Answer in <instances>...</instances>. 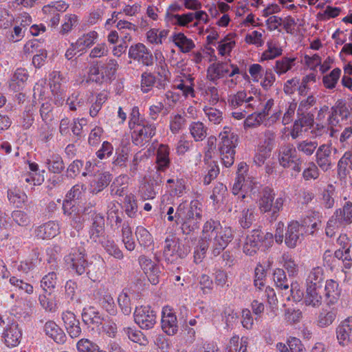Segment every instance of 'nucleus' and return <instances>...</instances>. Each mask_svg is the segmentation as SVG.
<instances>
[{
	"mask_svg": "<svg viewBox=\"0 0 352 352\" xmlns=\"http://www.w3.org/2000/svg\"><path fill=\"white\" fill-rule=\"evenodd\" d=\"M324 280V272L322 267L317 266L311 268L309 272L307 278V285L322 286Z\"/></svg>",
	"mask_w": 352,
	"mask_h": 352,
	"instance_id": "32",
	"label": "nucleus"
},
{
	"mask_svg": "<svg viewBox=\"0 0 352 352\" xmlns=\"http://www.w3.org/2000/svg\"><path fill=\"white\" fill-rule=\"evenodd\" d=\"M233 237L232 230L230 227H222L219 221L210 219L204 226L202 239L208 242L214 256H219Z\"/></svg>",
	"mask_w": 352,
	"mask_h": 352,
	"instance_id": "1",
	"label": "nucleus"
},
{
	"mask_svg": "<svg viewBox=\"0 0 352 352\" xmlns=\"http://www.w3.org/2000/svg\"><path fill=\"white\" fill-rule=\"evenodd\" d=\"M341 74L339 68L333 69L329 75L324 76L322 79L324 87L327 89L335 87Z\"/></svg>",
	"mask_w": 352,
	"mask_h": 352,
	"instance_id": "53",
	"label": "nucleus"
},
{
	"mask_svg": "<svg viewBox=\"0 0 352 352\" xmlns=\"http://www.w3.org/2000/svg\"><path fill=\"white\" fill-rule=\"evenodd\" d=\"M304 296L302 287L297 281L292 282L290 287V296L287 297V300H292L294 302H300Z\"/></svg>",
	"mask_w": 352,
	"mask_h": 352,
	"instance_id": "51",
	"label": "nucleus"
},
{
	"mask_svg": "<svg viewBox=\"0 0 352 352\" xmlns=\"http://www.w3.org/2000/svg\"><path fill=\"white\" fill-rule=\"evenodd\" d=\"M159 189V185L156 181L149 180L142 186L140 193L144 199H151L155 197Z\"/></svg>",
	"mask_w": 352,
	"mask_h": 352,
	"instance_id": "41",
	"label": "nucleus"
},
{
	"mask_svg": "<svg viewBox=\"0 0 352 352\" xmlns=\"http://www.w3.org/2000/svg\"><path fill=\"white\" fill-rule=\"evenodd\" d=\"M302 164L303 160L296 148L287 146V174L292 178L299 177Z\"/></svg>",
	"mask_w": 352,
	"mask_h": 352,
	"instance_id": "11",
	"label": "nucleus"
},
{
	"mask_svg": "<svg viewBox=\"0 0 352 352\" xmlns=\"http://www.w3.org/2000/svg\"><path fill=\"white\" fill-rule=\"evenodd\" d=\"M249 179H245L244 176L237 177L233 185L232 192L234 195H239L240 191L245 192L246 197L248 196V189L249 188Z\"/></svg>",
	"mask_w": 352,
	"mask_h": 352,
	"instance_id": "56",
	"label": "nucleus"
},
{
	"mask_svg": "<svg viewBox=\"0 0 352 352\" xmlns=\"http://www.w3.org/2000/svg\"><path fill=\"white\" fill-rule=\"evenodd\" d=\"M48 170L54 174H60L65 168L62 157L58 154H52L45 161Z\"/></svg>",
	"mask_w": 352,
	"mask_h": 352,
	"instance_id": "33",
	"label": "nucleus"
},
{
	"mask_svg": "<svg viewBox=\"0 0 352 352\" xmlns=\"http://www.w3.org/2000/svg\"><path fill=\"white\" fill-rule=\"evenodd\" d=\"M129 57L145 66L153 65L154 58L151 52L141 43L132 45L129 50Z\"/></svg>",
	"mask_w": 352,
	"mask_h": 352,
	"instance_id": "9",
	"label": "nucleus"
},
{
	"mask_svg": "<svg viewBox=\"0 0 352 352\" xmlns=\"http://www.w3.org/2000/svg\"><path fill=\"white\" fill-rule=\"evenodd\" d=\"M321 287L312 285H307V294L305 298L307 305L314 307H319L322 304V297L320 292Z\"/></svg>",
	"mask_w": 352,
	"mask_h": 352,
	"instance_id": "28",
	"label": "nucleus"
},
{
	"mask_svg": "<svg viewBox=\"0 0 352 352\" xmlns=\"http://www.w3.org/2000/svg\"><path fill=\"white\" fill-rule=\"evenodd\" d=\"M157 78L151 72H145L141 75V89L144 93H148L152 87L157 85Z\"/></svg>",
	"mask_w": 352,
	"mask_h": 352,
	"instance_id": "43",
	"label": "nucleus"
},
{
	"mask_svg": "<svg viewBox=\"0 0 352 352\" xmlns=\"http://www.w3.org/2000/svg\"><path fill=\"white\" fill-rule=\"evenodd\" d=\"M67 261L71 262V267L78 275H82L85 273L88 266V261L86 258L85 250L80 246L73 249L68 256Z\"/></svg>",
	"mask_w": 352,
	"mask_h": 352,
	"instance_id": "10",
	"label": "nucleus"
},
{
	"mask_svg": "<svg viewBox=\"0 0 352 352\" xmlns=\"http://www.w3.org/2000/svg\"><path fill=\"white\" fill-rule=\"evenodd\" d=\"M227 193V187L222 183L218 182L214 186L212 193L210 195V199L216 203L222 201Z\"/></svg>",
	"mask_w": 352,
	"mask_h": 352,
	"instance_id": "60",
	"label": "nucleus"
},
{
	"mask_svg": "<svg viewBox=\"0 0 352 352\" xmlns=\"http://www.w3.org/2000/svg\"><path fill=\"white\" fill-rule=\"evenodd\" d=\"M153 74L158 76L157 88L159 89H164L170 74L164 58L157 63Z\"/></svg>",
	"mask_w": 352,
	"mask_h": 352,
	"instance_id": "25",
	"label": "nucleus"
},
{
	"mask_svg": "<svg viewBox=\"0 0 352 352\" xmlns=\"http://www.w3.org/2000/svg\"><path fill=\"white\" fill-rule=\"evenodd\" d=\"M57 283V276L54 272H49L41 281V287L45 292L51 294Z\"/></svg>",
	"mask_w": 352,
	"mask_h": 352,
	"instance_id": "45",
	"label": "nucleus"
},
{
	"mask_svg": "<svg viewBox=\"0 0 352 352\" xmlns=\"http://www.w3.org/2000/svg\"><path fill=\"white\" fill-rule=\"evenodd\" d=\"M135 234L139 245L144 248L153 245V239L151 233L143 226H138Z\"/></svg>",
	"mask_w": 352,
	"mask_h": 352,
	"instance_id": "35",
	"label": "nucleus"
},
{
	"mask_svg": "<svg viewBox=\"0 0 352 352\" xmlns=\"http://www.w3.org/2000/svg\"><path fill=\"white\" fill-rule=\"evenodd\" d=\"M273 243V234L270 232L263 233L260 230H254L246 238L243 245V252L252 256L261 248L266 249Z\"/></svg>",
	"mask_w": 352,
	"mask_h": 352,
	"instance_id": "4",
	"label": "nucleus"
},
{
	"mask_svg": "<svg viewBox=\"0 0 352 352\" xmlns=\"http://www.w3.org/2000/svg\"><path fill=\"white\" fill-rule=\"evenodd\" d=\"M124 331L128 338L133 342L138 343L141 345H145L148 341L144 334L138 330L131 327L124 328Z\"/></svg>",
	"mask_w": 352,
	"mask_h": 352,
	"instance_id": "48",
	"label": "nucleus"
},
{
	"mask_svg": "<svg viewBox=\"0 0 352 352\" xmlns=\"http://www.w3.org/2000/svg\"><path fill=\"white\" fill-rule=\"evenodd\" d=\"M210 247V245L208 242L206 241V240H203L201 239V241L194 252V261L196 263H199L202 261L203 258L206 256L208 249Z\"/></svg>",
	"mask_w": 352,
	"mask_h": 352,
	"instance_id": "59",
	"label": "nucleus"
},
{
	"mask_svg": "<svg viewBox=\"0 0 352 352\" xmlns=\"http://www.w3.org/2000/svg\"><path fill=\"white\" fill-rule=\"evenodd\" d=\"M125 212L129 217H133L137 212L138 206L133 195H126L124 201Z\"/></svg>",
	"mask_w": 352,
	"mask_h": 352,
	"instance_id": "55",
	"label": "nucleus"
},
{
	"mask_svg": "<svg viewBox=\"0 0 352 352\" xmlns=\"http://www.w3.org/2000/svg\"><path fill=\"white\" fill-rule=\"evenodd\" d=\"M332 305H325L318 312L316 324L320 328H326L331 325L336 320L338 309Z\"/></svg>",
	"mask_w": 352,
	"mask_h": 352,
	"instance_id": "14",
	"label": "nucleus"
},
{
	"mask_svg": "<svg viewBox=\"0 0 352 352\" xmlns=\"http://www.w3.org/2000/svg\"><path fill=\"white\" fill-rule=\"evenodd\" d=\"M59 229L58 223L50 221L37 228L36 236L41 239H50L59 233Z\"/></svg>",
	"mask_w": 352,
	"mask_h": 352,
	"instance_id": "21",
	"label": "nucleus"
},
{
	"mask_svg": "<svg viewBox=\"0 0 352 352\" xmlns=\"http://www.w3.org/2000/svg\"><path fill=\"white\" fill-rule=\"evenodd\" d=\"M333 157L332 155L331 146L328 144L320 145L316 153V162L317 165L324 172L332 168Z\"/></svg>",
	"mask_w": 352,
	"mask_h": 352,
	"instance_id": "13",
	"label": "nucleus"
},
{
	"mask_svg": "<svg viewBox=\"0 0 352 352\" xmlns=\"http://www.w3.org/2000/svg\"><path fill=\"white\" fill-rule=\"evenodd\" d=\"M131 135L132 142L136 146H143L155 135L156 126L146 120L135 126Z\"/></svg>",
	"mask_w": 352,
	"mask_h": 352,
	"instance_id": "5",
	"label": "nucleus"
},
{
	"mask_svg": "<svg viewBox=\"0 0 352 352\" xmlns=\"http://www.w3.org/2000/svg\"><path fill=\"white\" fill-rule=\"evenodd\" d=\"M94 259L95 263H88L85 272L88 278L93 281H96L102 274L104 268V261L100 256H96Z\"/></svg>",
	"mask_w": 352,
	"mask_h": 352,
	"instance_id": "29",
	"label": "nucleus"
},
{
	"mask_svg": "<svg viewBox=\"0 0 352 352\" xmlns=\"http://www.w3.org/2000/svg\"><path fill=\"white\" fill-rule=\"evenodd\" d=\"M133 317L135 322L144 330L153 329L157 322L156 311L148 305L136 307Z\"/></svg>",
	"mask_w": 352,
	"mask_h": 352,
	"instance_id": "6",
	"label": "nucleus"
},
{
	"mask_svg": "<svg viewBox=\"0 0 352 352\" xmlns=\"http://www.w3.org/2000/svg\"><path fill=\"white\" fill-rule=\"evenodd\" d=\"M229 69L227 63L223 62H217L211 64L207 69V78L214 82L219 79L223 78L228 74Z\"/></svg>",
	"mask_w": 352,
	"mask_h": 352,
	"instance_id": "22",
	"label": "nucleus"
},
{
	"mask_svg": "<svg viewBox=\"0 0 352 352\" xmlns=\"http://www.w3.org/2000/svg\"><path fill=\"white\" fill-rule=\"evenodd\" d=\"M162 330L169 336H173L178 331L177 317L173 309L169 307H164L162 311L161 319Z\"/></svg>",
	"mask_w": 352,
	"mask_h": 352,
	"instance_id": "12",
	"label": "nucleus"
},
{
	"mask_svg": "<svg viewBox=\"0 0 352 352\" xmlns=\"http://www.w3.org/2000/svg\"><path fill=\"white\" fill-rule=\"evenodd\" d=\"M189 129L190 134L197 142L204 140L206 136L207 129L201 122H192L190 124Z\"/></svg>",
	"mask_w": 352,
	"mask_h": 352,
	"instance_id": "46",
	"label": "nucleus"
},
{
	"mask_svg": "<svg viewBox=\"0 0 352 352\" xmlns=\"http://www.w3.org/2000/svg\"><path fill=\"white\" fill-rule=\"evenodd\" d=\"M252 100H253V97L250 96L249 98H247L246 92L242 91H238L236 94L234 95L229 102L230 106L234 109H236L237 107H241L244 104L245 109H253V107L252 104L248 103L250 102Z\"/></svg>",
	"mask_w": 352,
	"mask_h": 352,
	"instance_id": "34",
	"label": "nucleus"
},
{
	"mask_svg": "<svg viewBox=\"0 0 352 352\" xmlns=\"http://www.w3.org/2000/svg\"><path fill=\"white\" fill-rule=\"evenodd\" d=\"M186 122L184 116L176 114L170 117V130L173 133H177L183 127Z\"/></svg>",
	"mask_w": 352,
	"mask_h": 352,
	"instance_id": "61",
	"label": "nucleus"
},
{
	"mask_svg": "<svg viewBox=\"0 0 352 352\" xmlns=\"http://www.w3.org/2000/svg\"><path fill=\"white\" fill-rule=\"evenodd\" d=\"M336 336L342 346L352 342V316L343 320L336 328Z\"/></svg>",
	"mask_w": 352,
	"mask_h": 352,
	"instance_id": "16",
	"label": "nucleus"
},
{
	"mask_svg": "<svg viewBox=\"0 0 352 352\" xmlns=\"http://www.w3.org/2000/svg\"><path fill=\"white\" fill-rule=\"evenodd\" d=\"M82 320L85 324L92 329L99 327L103 322L104 317L94 307L89 306L82 309Z\"/></svg>",
	"mask_w": 352,
	"mask_h": 352,
	"instance_id": "15",
	"label": "nucleus"
},
{
	"mask_svg": "<svg viewBox=\"0 0 352 352\" xmlns=\"http://www.w3.org/2000/svg\"><path fill=\"white\" fill-rule=\"evenodd\" d=\"M118 63L115 59H109L106 64L101 66V69L107 77V79L110 80L116 74V71L118 69Z\"/></svg>",
	"mask_w": 352,
	"mask_h": 352,
	"instance_id": "62",
	"label": "nucleus"
},
{
	"mask_svg": "<svg viewBox=\"0 0 352 352\" xmlns=\"http://www.w3.org/2000/svg\"><path fill=\"white\" fill-rule=\"evenodd\" d=\"M163 251V257L168 263L177 262V238L173 236L166 237Z\"/></svg>",
	"mask_w": 352,
	"mask_h": 352,
	"instance_id": "26",
	"label": "nucleus"
},
{
	"mask_svg": "<svg viewBox=\"0 0 352 352\" xmlns=\"http://www.w3.org/2000/svg\"><path fill=\"white\" fill-rule=\"evenodd\" d=\"M272 190L269 187L263 189L262 196L259 200V207L262 212H266L272 208V202L274 194Z\"/></svg>",
	"mask_w": 352,
	"mask_h": 352,
	"instance_id": "39",
	"label": "nucleus"
},
{
	"mask_svg": "<svg viewBox=\"0 0 352 352\" xmlns=\"http://www.w3.org/2000/svg\"><path fill=\"white\" fill-rule=\"evenodd\" d=\"M92 224L89 230L90 238L96 241L104 232V219L100 214L94 212L92 215Z\"/></svg>",
	"mask_w": 352,
	"mask_h": 352,
	"instance_id": "24",
	"label": "nucleus"
},
{
	"mask_svg": "<svg viewBox=\"0 0 352 352\" xmlns=\"http://www.w3.org/2000/svg\"><path fill=\"white\" fill-rule=\"evenodd\" d=\"M127 177L126 175H120L116 178L111 185V194L112 195L124 196L126 195L127 189Z\"/></svg>",
	"mask_w": 352,
	"mask_h": 352,
	"instance_id": "37",
	"label": "nucleus"
},
{
	"mask_svg": "<svg viewBox=\"0 0 352 352\" xmlns=\"http://www.w3.org/2000/svg\"><path fill=\"white\" fill-rule=\"evenodd\" d=\"M44 331L57 344H63L67 341V336L64 331L52 320L45 324Z\"/></svg>",
	"mask_w": 352,
	"mask_h": 352,
	"instance_id": "19",
	"label": "nucleus"
},
{
	"mask_svg": "<svg viewBox=\"0 0 352 352\" xmlns=\"http://www.w3.org/2000/svg\"><path fill=\"white\" fill-rule=\"evenodd\" d=\"M173 41L183 53H188L195 47L192 40L187 38L182 32L175 33L173 35Z\"/></svg>",
	"mask_w": 352,
	"mask_h": 352,
	"instance_id": "31",
	"label": "nucleus"
},
{
	"mask_svg": "<svg viewBox=\"0 0 352 352\" xmlns=\"http://www.w3.org/2000/svg\"><path fill=\"white\" fill-rule=\"evenodd\" d=\"M118 302L124 315L128 316L131 313V299L126 293H121L118 298Z\"/></svg>",
	"mask_w": 352,
	"mask_h": 352,
	"instance_id": "64",
	"label": "nucleus"
},
{
	"mask_svg": "<svg viewBox=\"0 0 352 352\" xmlns=\"http://www.w3.org/2000/svg\"><path fill=\"white\" fill-rule=\"evenodd\" d=\"M128 158V149L125 146L118 148L116 149V153L113 161V164L120 168H126Z\"/></svg>",
	"mask_w": 352,
	"mask_h": 352,
	"instance_id": "44",
	"label": "nucleus"
},
{
	"mask_svg": "<svg viewBox=\"0 0 352 352\" xmlns=\"http://www.w3.org/2000/svg\"><path fill=\"white\" fill-rule=\"evenodd\" d=\"M97 38L98 33L95 31L84 34L75 42L76 47L78 48V52H82L90 47L95 43Z\"/></svg>",
	"mask_w": 352,
	"mask_h": 352,
	"instance_id": "36",
	"label": "nucleus"
},
{
	"mask_svg": "<svg viewBox=\"0 0 352 352\" xmlns=\"http://www.w3.org/2000/svg\"><path fill=\"white\" fill-rule=\"evenodd\" d=\"M21 338L22 331L16 322L9 324L3 333V341L8 347H14L19 345Z\"/></svg>",
	"mask_w": 352,
	"mask_h": 352,
	"instance_id": "17",
	"label": "nucleus"
},
{
	"mask_svg": "<svg viewBox=\"0 0 352 352\" xmlns=\"http://www.w3.org/2000/svg\"><path fill=\"white\" fill-rule=\"evenodd\" d=\"M324 291L327 305H333L337 303L341 294V289L339 287L338 283L333 279L327 280Z\"/></svg>",
	"mask_w": 352,
	"mask_h": 352,
	"instance_id": "20",
	"label": "nucleus"
},
{
	"mask_svg": "<svg viewBox=\"0 0 352 352\" xmlns=\"http://www.w3.org/2000/svg\"><path fill=\"white\" fill-rule=\"evenodd\" d=\"M89 80L102 84L103 82L108 81L109 79L105 76L101 68L100 69L98 66H93L89 69Z\"/></svg>",
	"mask_w": 352,
	"mask_h": 352,
	"instance_id": "50",
	"label": "nucleus"
},
{
	"mask_svg": "<svg viewBox=\"0 0 352 352\" xmlns=\"http://www.w3.org/2000/svg\"><path fill=\"white\" fill-rule=\"evenodd\" d=\"M197 200L192 201L189 205L186 201L179 204L177 225L181 226L184 234H190L199 228L202 220V210Z\"/></svg>",
	"mask_w": 352,
	"mask_h": 352,
	"instance_id": "2",
	"label": "nucleus"
},
{
	"mask_svg": "<svg viewBox=\"0 0 352 352\" xmlns=\"http://www.w3.org/2000/svg\"><path fill=\"white\" fill-rule=\"evenodd\" d=\"M34 109L29 107L22 114L21 124L23 129H29L34 122Z\"/></svg>",
	"mask_w": 352,
	"mask_h": 352,
	"instance_id": "54",
	"label": "nucleus"
},
{
	"mask_svg": "<svg viewBox=\"0 0 352 352\" xmlns=\"http://www.w3.org/2000/svg\"><path fill=\"white\" fill-rule=\"evenodd\" d=\"M41 258L40 257L39 252L34 250L31 254V258L21 263V267L23 271L28 272L34 269L35 267L41 263Z\"/></svg>",
	"mask_w": 352,
	"mask_h": 352,
	"instance_id": "49",
	"label": "nucleus"
},
{
	"mask_svg": "<svg viewBox=\"0 0 352 352\" xmlns=\"http://www.w3.org/2000/svg\"><path fill=\"white\" fill-rule=\"evenodd\" d=\"M320 175L318 166L313 162H309L307 167L302 171V177L305 180L316 179Z\"/></svg>",
	"mask_w": 352,
	"mask_h": 352,
	"instance_id": "58",
	"label": "nucleus"
},
{
	"mask_svg": "<svg viewBox=\"0 0 352 352\" xmlns=\"http://www.w3.org/2000/svg\"><path fill=\"white\" fill-rule=\"evenodd\" d=\"M156 168L157 170L164 171L170 165L169 148L167 145L160 144L156 156Z\"/></svg>",
	"mask_w": 352,
	"mask_h": 352,
	"instance_id": "30",
	"label": "nucleus"
},
{
	"mask_svg": "<svg viewBox=\"0 0 352 352\" xmlns=\"http://www.w3.org/2000/svg\"><path fill=\"white\" fill-rule=\"evenodd\" d=\"M335 188L329 185L322 193V204L326 208H331L334 205Z\"/></svg>",
	"mask_w": 352,
	"mask_h": 352,
	"instance_id": "63",
	"label": "nucleus"
},
{
	"mask_svg": "<svg viewBox=\"0 0 352 352\" xmlns=\"http://www.w3.org/2000/svg\"><path fill=\"white\" fill-rule=\"evenodd\" d=\"M192 12H188L184 14H166V19L173 25L186 27L192 21Z\"/></svg>",
	"mask_w": 352,
	"mask_h": 352,
	"instance_id": "40",
	"label": "nucleus"
},
{
	"mask_svg": "<svg viewBox=\"0 0 352 352\" xmlns=\"http://www.w3.org/2000/svg\"><path fill=\"white\" fill-rule=\"evenodd\" d=\"M53 107L51 102H43L40 108V116L42 120L45 124H49L54 119V116L52 113Z\"/></svg>",
	"mask_w": 352,
	"mask_h": 352,
	"instance_id": "57",
	"label": "nucleus"
},
{
	"mask_svg": "<svg viewBox=\"0 0 352 352\" xmlns=\"http://www.w3.org/2000/svg\"><path fill=\"white\" fill-rule=\"evenodd\" d=\"M336 212L344 226L352 223V202H346L342 208L337 209Z\"/></svg>",
	"mask_w": 352,
	"mask_h": 352,
	"instance_id": "42",
	"label": "nucleus"
},
{
	"mask_svg": "<svg viewBox=\"0 0 352 352\" xmlns=\"http://www.w3.org/2000/svg\"><path fill=\"white\" fill-rule=\"evenodd\" d=\"M313 122V116H309V114L302 116L301 118L296 120L290 131V135L292 139H296L302 135L303 131H307L308 126L311 125Z\"/></svg>",
	"mask_w": 352,
	"mask_h": 352,
	"instance_id": "23",
	"label": "nucleus"
},
{
	"mask_svg": "<svg viewBox=\"0 0 352 352\" xmlns=\"http://www.w3.org/2000/svg\"><path fill=\"white\" fill-rule=\"evenodd\" d=\"M219 138L220 141L218 149L222 163L226 167H230L234 162L235 148L238 144L239 136L229 126H225L219 133Z\"/></svg>",
	"mask_w": 352,
	"mask_h": 352,
	"instance_id": "3",
	"label": "nucleus"
},
{
	"mask_svg": "<svg viewBox=\"0 0 352 352\" xmlns=\"http://www.w3.org/2000/svg\"><path fill=\"white\" fill-rule=\"evenodd\" d=\"M303 239L302 226L296 221L287 226V248H294Z\"/></svg>",
	"mask_w": 352,
	"mask_h": 352,
	"instance_id": "18",
	"label": "nucleus"
},
{
	"mask_svg": "<svg viewBox=\"0 0 352 352\" xmlns=\"http://www.w3.org/2000/svg\"><path fill=\"white\" fill-rule=\"evenodd\" d=\"M245 197V195H239L236 201L239 206L236 205L234 208V212L236 213V218L238 219L239 223L243 229H248L252 226L254 217V213L251 210L243 207L245 204L243 199ZM232 210L233 208H232L229 210L232 211Z\"/></svg>",
	"mask_w": 352,
	"mask_h": 352,
	"instance_id": "8",
	"label": "nucleus"
},
{
	"mask_svg": "<svg viewBox=\"0 0 352 352\" xmlns=\"http://www.w3.org/2000/svg\"><path fill=\"white\" fill-rule=\"evenodd\" d=\"M8 199L9 201L16 208H21L22 205L27 201L28 196L20 189L14 188L8 189Z\"/></svg>",
	"mask_w": 352,
	"mask_h": 352,
	"instance_id": "38",
	"label": "nucleus"
},
{
	"mask_svg": "<svg viewBox=\"0 0 352 352\" xmlns=\"http://www.w3.org/2000/svg\"><path fill=\"white\" fill-rule=\"evenodd\" d=\"M102 246L106 252L115 258L122 260L124 258L122 251L113 241L107 240L102 242Z\"/></svg>",
	"mask_w": 352,
	"mask_h": 352,
	"instance_id": "47",
	"label": "nucleus"
},
{
	"mask_svg": "<svg viewBox=\"0 0 352 352\" xmlns=\"http://www.w3.org/2000/svg\"><path fill=\"white\" fill-rule=\"evenodd\" d=\"M352 113V108H350L346 102L344 100H338L335 104L331 107L329 115L327 118V123L330 126H337L340 117L341 120H346Z\"/></svg>",
	"mask_w": 352,
	"mask_h": 352,
	"instance_id": "7",
	"label": "nucleus"
},
{
	"mask_svg": "<svg viewBox=\"0 0 352 352\" xmlns=\"http://www.w3.org/2000/svg\"><path fill=\"white\" fill-rule=\"evenodd\" d=\"M265 277L266 269L263 265L258 263L254 270V286L261 289L265 285Z\"/></svg>",
	"mask_w": 352,
	"mask_h": 352,
	"instance_id": "52",
	"label": "nucleus"
},
{
	"mask_svg": "<svg viewBox=\"0 0 352 352\" xmlns=\"http://www.w3.org/2000/svg\"><path fill=\"white\" fill-rule=\"evenodd\" d=\"M96 298L99 305L110 315L115 316L117 313V308L114 302L113 298L109 293L102 292L99 289L97 292Z\"/></svg>",
	"mask_w": 352,
	"mask_h": 352,
	"instance_id": "27",
	"label": "nucleus"
}]
</instances>
